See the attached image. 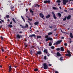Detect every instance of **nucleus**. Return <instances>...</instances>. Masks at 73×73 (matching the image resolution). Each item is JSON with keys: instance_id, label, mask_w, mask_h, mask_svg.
Returning a JSON list of instances; mask_svg holds the SVG:
<instances>
[{"instance_id": "nucleus-4", "label": "nucleus", "mask_w": 73, "mask_h": 73, "mask_svg": "<svg viewBox=\"0 0 73 73\" xmlns=\"http://www.w3.org/2000/svg\"><path fill=\"white\" fill-rule=\"evenodd\" d=\"M68 1V0H63V3L64 5H65L66 4V3Z\"/></svg>"}, {"instance_id": "nucleus-31", "label": "nucleus", "mask_w": 73, "mask_h": 73, "mask_svg": "<svg viewBox=\"0 0 73 73\" xmlns=\"http://www.w3.org/2000/svg\"><path fill=\"white\" fill-rule=\"evenodd\" d=\"M52 8L53 9H56V10L57 9V8L55 7H53Z\"/></svg>"}, {"instance_id": "nucleus-58", "label": "nucleus", "mask_w": 73, "mask_h": 73, "mask_svg": "<svg viewBox=\"0 0 73 73\" xmlns=\"http://www.w3.org/2000/svg\"><path fill=\"white\" fill-rule=\"evenodd\" d=\"M2 67H3L2 66H1V65L0 66V68H2Z\"/></svg>"}, {"instance_id": "nucleus-51", "label": "nucleus", "mask_w": 73, "mask_h": 73, "mask_svg": "<svg viewBox=\"0 0 73 73\" xmlns=\"http://www.w3.org/2000/svg\"><path fill=\"white\" fill-rule=\"evenodd\" d=\"M44 3H45V4H46V1H44Z\"/></svg>"}, {"instance_id": "nucleus-3", "label": "nucleus", "mask_w": 73, "mask_h": 73, "mask_svg": "<svg viewBox=\"0 0 73 73\" xmlns=\"http://www.w3.org/2000/svg\"><path fill=\"white\" fill-rule=\"evenodd\" d=\"M62 41V40L58 41L56 42V45H58V44H60V43H61V42Z\"/></svg>"}, {"instance_id": "nucleus-49", "label": "nucleus", "mask_w": 73, "mask_h": 73, "mask_svg": "<svg viewBox=\"0 0 73 73\" xmlns=\"http://www.w3.org/2000/svg\"><path fill=\"white\" fill-rule=\"evenodd\" d=\"M44 60H46V56H44Z\"/></svg>"}, {"instance_id": "nucleus-54", "label": "nucleus", "mask_w": 73, "mask_h": 73, "mask_svg": "<svg viewBox=\"0 0 73 73\" xmlns=\"http://www.w3.org/2000/svg\"><path fill=\"white\" fill-rule=\"evenodd\" d=\"M37 48L39 50H40V48H39V47H37Z\"/></svg>"}, {"instance_id": "nucleus-60", "label": "nucleus", "mask_w": 73, "mask_h": 73, "mask_svg": "<svg viewBox=\"0 0 73 73\" xmlns=\"http://www.w3.org/2000/svg\"><path fill=\"white\" fill-rule=\"evenodd\" d=\"M15 68H17V66H14Z\"/></svg>"}, {"instance_id": "nucleus-36", "label": "nucleus", "mask_w": 73, "mask_h": 73, "mask_svg": "<svg viewBox=\"0 0 73 73\" xmlns=\"http://www.w3.org/2000/svg\"><path fill=\"white\" fill-rule=\"evenodd\" d=\"M51 49H53L54 48V46H51Z\"/></svg>"}, {"instance_id": "nucleus-46", "label": "nucleus", "mask_w": 73, "mask_h": 73, "mask_svg": "<svg viewBox=\"0 0 73 73\" xmlns=\"http://www.w3.org/2000/svg\"><path fill=\"white\" fill-rule=\"evenodd\" d=\"M48 66H47L46 65V69H48Z\"/></svg>"}, {"instance_id": "nucleus-47", "label": "nucleus", "mask_w": 73, "mask_h": 73, "mask_svg": "<svg viewBox=\"0 0 73 73\" xmlns=\"http://www.w3.org/2000/svg\"><path fill=\"white\" fill-rule=\"evenodd\" d=\"M67 52L68 54L70 53V51L69 50H67Z\"/></svg>"}, {"instance_id": "nucleus-11", "label": "nucleus", "mask_w": 73, "mask_h": 73, "mask_svg": "<svg viewBox=\"0 0 73 73\" xmlns=\"http://www.w3.org/2000/svg\"><path fill=\"white\" fill-rule=\"evenodd\" d=\"M36 36V35L35 34H33L31 35H29V37H35Z\"/></svg>"}, {"instance_id": "nucleus-10", "label": "nucleus", "mask_w": 73, "mask_h": 73, "mask_svg": "<svg viewBox=\"0 0 73 73\" xmlns=\"http://www.w3.org/2000/svg\"><path fill=\"white\" fill-rule=\"evenodd\" d=\"M46 54H47V56L49 57V56H50V54L48 53V51H47V50H46Z\"/></svg>"}, {"instance_id": "nucleus-57", "label": "nucleus", "mask_w": 73, "mask_h": 73, "mask_svg": "<svg viewBox=\"0 0 73 73\" xmlns=\"http://www.w3.org/2000/svg\"><path fill=\"white\" fill-rule=\"evenodd\" d=\"M32 50H31L30 51V53H32Z\"/></svg>"}, {"instance_id": "nucleus-42", "label": "nucleus", "mask_w": 73, "mask_h": 73, "mask_svg": "<svg viewBox=\"0 0 73 73\" xmlns=\"http://www.w3.org/2000/svg\"><path fill=\"white\" fill-rule=\"evenodd\" d=\"M49 28H51V29H52V28H53V26H49Z\"/></svg>"}, {"instance_id": "nucleus-30", "label": "nucleus", "mask_w": 73, "mask_h": 73, "mask_svg": "<svg viewBox=\"0 0 73 73\" xmlns=\"http://www.w3.org/2000/svg\"><path fill=\"white\" fill-rule=\"evenodd\" d=\"M30 12H31V13H33V12H34L32 10V9H31L30 10Z\"/></svg>"}, {"instance_id": "nucleus-33", "label": "nucleus", "mask_w": 73, "mask_h": 73, "mask_svg": "<svg viewBox=\"0 0 73 73\" xmlns=\"http://www.w3.org/2000/svg\"><path fill=\"white\" fill-rule=\"evenodd\" d=\"M38 71V69L37 68H36L34 69V71H35V72H37V71Z\"/></svg>"}, {"instance_id": "nucleus-32", "label": "nucleus", "mask_w": 73, "mask_h": 73, "mask_svg": "<svg viewBox=\"0 0 73 73\" xmlns=\"http://www.w3.org/2000/svg\"><path fill=\"white\" fill-rule=\"evenodd\" d=\"M28 23H29V25H32V23L30 22L29 21H28Z\"/></svg>"}, {"instance_id": "nucleus-37", "label": "nucleus", "mask_w": 73, "mask_h": 73, "mask_svg": "<svg viewBox=\"0 0 73 73\" xmlns=\"http://www.w3.org/2000/svg\"><path fill=\"white\" fill-rule=\"evenodd\" d=\"M24 44H25V47H26V48L27 47V44H27V43H25Z\"/></svg>"}, {"instance_id": "nucleus-21", "label": "nucleus", "mask_w": 73, "mask_h": 73, "mask_svg": "<svg viewBox=\"0 0 73 73\" xmlns=\"http://www.w3.org/2000/svg\"><path fill=\"white\" fill-rule=\"evenodd\" d=\"M65 55L66 56H71V54H70L69 53L68 54H66Z\"/></svg>"}, {"instance_id": "nucleus-55", "label": "nucleus", "mask_w": 73, "mask_h": 73, "mask_svg": "<svg viewBox=\"0 0 73 73\" xmlns=\"http://www.w3.org/2000/svg\"><path fill=\"white\" fill-rule=\"evenodd\" d=\"M24 21V22H25V19H23Z\"/></svg>"}, {"instance_id": "nucleus-34", "label": "nucleus", "mask_w": 73, "mask_h": 73, "mask_svg": "<svg viewBox=\"0 0 73 73\" xmlns=\"http://www.w3.org/2000/svg\"><path fill=\"white\" fill-rule=\"evenodd\" d=\"M56 2L57 3H61V1H60V0H57L56 1Z\"/></svg>"}, {"instance_id": "nucleus-59", "label": "nucleus", "mask_w": 73, "mask_h": 73, "mask_svg": "<svg viewBox=\"0 0 73 73\" xmlns=\"http://www.w3.org/2000/svg\"><path fill=\"white\" fill-rule=\"evenodd\" d=\"M21 17H22V19H23H23H24V17H22V16H21Z\"/></svg>"}, {"instance_id": "nucleus-45", "label": "nucleus", "mask_w": 73, "mask_h": 73, "mask_svg": "<svg viewBox=\"0 0 73 73\" xmlns=\"http://www.w3.org/2000/svg\"><path fill=\"white\" fill-rule=\"evenodd\" d=\"M44 53H46V49H45L44 50Z\"/></svg>"}, {"instance_id": "nucleus-28", "label": "nucleus", "mask_w": 73, "mask_h": 73, "mask_svg": "<svg viewBox=\"0 0 73 73\" xmlns=\"http://www.w3.org/2000/svg\"><path fill=\"white\" fill-rule=\"evenodd\" d=\"M11 9H12V11H14V10H15L13 9V8H14V6L12 7H11Z\"/></svg>"}, {"instance_id": "nucleus-29", "label": "nucleus", "mask_w": 73, "mask_h": 73, "mask_svg": "<svg viewBox=\"0 0 73 73\" xmlns=\"http://www.w3.org/2000/svg\"><path fill=\"white\" fill-rule=\"evenodd\" d=\"M6 18H7V19H8V18L9 17V15H6Z\"/></svg>"}, {"instance_id": "nucleus-1", "label": "nucleus", "mask_w": 73, "mask_h": 73, "mask_svg": "<svg viewBox=\"0 0 73 73\" xmlns=\"http://www.w3.org/2000/svg\"><path fill=\"white\" fill-rule=\"evenodd\" d=\"M46 41H49V40H51V41H53V39H52V38L50 37H48V35L46 36Z\"/></svg>"}, {"instance_id": "nucleus-25", "label": "nucleus", "mask_w": 73, "mask_h": 73, "mask_svg": "<svg viewBox=\"0 0 73 73\" xmlns=\"http://www.w3.org/2000/svg\"><path fill=\"white\" fill-rule=\"evenodd\" d=\"M52 32L48 33V35H52Z\"/></svg>"}, {"instance_id": "nucleus-40", "label": "nucleus", "mask_w": 73, "mask_h": 73, "mask_svg": "<svg viewBox=\"0 0 73 73\" xmlns=\"http://www.w3.org/2000/svg\"><path fill=\"white\" fill-rule=\"evenodd\" d=\"M60 48H56V50H60Z\"/></svg>"}, {"instance_id": "nucleus-50", "label": "nucleus", "mask_w": 73, "mask_h": 73, "mask_svg": "<svg viewBox=\"0 0 73 73\" xmlns=\"http://www.w3.org/2000/svg\"><path fill=\"white\" fill-rule=\"evenodd\" d=\"M21 27H22V28H25V27L24 26H22Z\"/></svg>"}, {"instance_id": "nucleus-61", "label": "nucleus", "mask_w": 73, "mask_h": 73, "mask_svg": "<svg viewBox=\"0 0 73 73\" xmlns=\"http://www.w3.org/2000/svg\"><path fill=\"white\" fill-rule=\"evenodd\" d=\"M49 66H51L52 65V64H49L48 65Z\"/></svg>"}, {"instance_id": "nucleus-7", "label": "nucleus", "mask_w": 73, "mask_h": 73, "mask_svg": "<svg viewBox=\"0 0 73 73\" xmlns=\"http://www.w3.org/2000/svg\"><path fill=\"white\" fill-rule=\"evenodd\" d=\"M40 16L41 17V18H44V14H42V13H40L39 14Z\"/></svg>"}, {"instance_id": "nucleus-22", "label": "nucleus", "mask_w": 73, "mask_h": 73, "mask_svg": "<svg viewBox=\"0 0 73 73\" xmlns=\"http://www.w3.org/2000/svg\"><path fill=\"white\" fill-rule=\"evenodd\" d=\"M36 38H41V36H36Z\"/></svg>"}, {"instance_id": "nucleus-20", "label": "nucleus", "mask_w": 73, "mask_h": 73, "mask_svg": "<svg viewBox=\"0 0 73 73\" xmlns=\"http://www.w3.org/2000/svg\"><path fill=\"white\" fill-rule=\"evenodd\" d=\"M25 28H26L28 29V25L27 24H26V25L25 26Z\"/></svg>"}, {"instance_id": "nucleus-62", "label": "nucleus", "mask_w": 73, "mask_h": 73, "mask_svg": "<svg viewBox=\"0 0 73 73\" xmlns=\"http://www.w3.org/2000/svg\"><path fill=\"white\" fill-rule=\"evenodd\" d=\"M64 11H65V12H67V11L66 10H65Z\"/></svg>"}, {"instance_id": "nucleus-27", "label": "nucleus", "mask_w": 73, "mask_h": 73, "mask_svg": "<svg viewBox=\"0 0 73 73\" xmlns=\"http://www.w3.org/2000/svg\"><path fill=\"white\" fill-rule=\"evenodd\" d=\"M70 15H69L67 17V19L69 20V19H70Z\"/></svg>"}, {"instance_id": "nucleus-12", "label": "nucleus", "mask_w": 73, "mask_h": 73, "mask_svg": "<svg viewBox=\"0 0 73 73\" xmlns=\"http://www.w3.org/2000/svg\"><path fill=\"white\" fill-rule=\"evenodd\" d=\"M57 56H61V54L59 52H58L56 54Z\"/></svg>"}, {"instance_id": "nucleus-15", "label": "nucleus", "mask_w": 73, "mask_h": 73, "mask_svg": "<svg viewBox=\"0 0 73 73\" xmlns=\"http://www.w3.org/2000/svg\"><path fill=\"white\" fill-rule=\"evenodd\" d=\"M70 36L71 38H73V35H72V33H70Z\"/></svg>"}, {"instance_id": "nucleus-19", "label": "nucleus", "mask_w": 73, "mask_h": 73, "mask_svg": "<svg viewBox=\"0 0 73 73\" xmlns=\"http://www.w3.org/2000/svg\"><path fill=\"white\" fill-rule=\"evenodd\" d=\"M50 17V15H48L46 16V19H48V18H49Z\"/></svg>"}, {"instance_id": "nucleus-9", "label": "nucleus", "mask_w": 73, "mask_h": 73, "mask_svg": "<svg viewBox=\"0 0 73 73\" xmlns=\"http://www.w3.org/2000/svg\"><path fill=\"white\" fill-rule=\"evenodd\" d=\"M52 14L53 15V17L55 19H56V16L55 15V14H54V13L53 12H52Z\"/></svg>"}, {"instance_id": "nucleus-38", "label": "nucleus", "mask_w": 73, "mask_h": 73, "mask_svg": "<svg viewBox=\"0 0 73 73\" xmlns=\"http://www.w3.org/2000/svg\"><path fill=\"white\" fill-rule=\"evenodd\" d=\"M1 50H2V52H4V49H3V48H2L1 49Z\"/></svg>"}, {"instance_id": "nucleus-26", "label": "nucleus", "mask_w": 73, "mask_h": 73, "mask_svg": "<svg viewBox=\"0 0 73 73\" xmlns=\"http://www.w3.org/2000/svg\"><path fill=\"white\" fill-rule=\"evenodd\" d=\"M52 43L51 42H50L49 44V46H52Z\"/></svg>"}, {"instance_id": "nucleus-24", "label": "nucleus", "mask_w": 73, "mask_h": 73, "mask_svg": "<svg viewBox=\"0 0 73 73\" xmlns=\"http://www.w3.org/2000/svg\"><path fill=\"white\" fill-rule=\"evenodd\" d=\"M58 16L59 17H61V13H58Z\"/></svg>"}, {"instance_id": "nucleus-52", "label": "nucleus", "mask_w": 73, "mask_h": 73, "mask_svg": "<svg viewBox=\"0 0 73 73\" xmlns=\"http://www.w3.org/2000/svg\"><path fill=\"white\" fill-rule=\"evenodd\" d=\"M19 33H23V32H22V31H20L19 32Z\"/></svg>"}, {"instance_id": "nucleus-63", "label": "nucleus", "mask_w": 73, "mask_h": 73, "mask_svg": "<svg viewBox=\"0 0 73 73\" xmlns=\"http://www.w3.org/2000/svg\"><path fill=\"white\" fill-rule=\"evenodd\" d=\"M9 21H10V20H9V19H8L7 20V21L9 22Z\"/></svg>"}, {"instance_id": "nucleus-6", "label": "nucleus", "mask_w": 73, "mask_h": 73, "mask_svg": "<svg viewBox=\"0 0 73 73\" xmlns=\"http://www.w3.org/2000/svg\"><path fill=\"white\" fill-rule=\"evenodd\" d=\"M42 67H43L42 68H44V69H46V63H43Z\"/></svg>"}, {"instance_id": "nucleus-56", "label": "nucleus", "mask_w": 73, "mask_h": 73, "mask_svg": "<svg viewBox=\"0 0 73 73\" xmlns=\"http://www.w3.org/2000/svg\"><path fill=\"white\" fill-rule=\"evenodd\" d=\"M24 21V22H25V19H23Z\"/></svg>"}, {"instance_id": "nucleus-14", "label": "nucleus", "mask_w": 73, "mask_h": 73, "mask_svg": "<svg viewBox=\"0 0 73 73\" xmlns=\"http://www.w3.org/2000/svg\"><path fill=\"white\" fill-rule=\"evenodd\" d=\"M39 23L38 22H36L34 23V24L35 25H38V24Z\"/></svg>"}, {"instance_id": "nucleus-39", "label": "nucleus", "mask_w": 73, "mask_h": 73, "mask_svg": "<svg viewBox=\"0 0 73 73\" xmlns=\"http://www.w3.org/2000/svg\"><path fill=\"white\" fill-rule=\"evenodd\" d=\"M60 61L62 60V57H61L60 58Z\"/></svg>"}, {"instance_id": "nucleus-43", "label": "nucleus", "mask_w": 73, "mask_h": 73, "mask_svg": "<svg viewBox=\"0 0 73 73\" xmlns=\"http://www.w3.org/2000/svg\"><path fill=\"white\" fill-rule=\"evenodd\" d=\"M61 31L63 33H65L62 31V30H61Z\"/></svg>"}, {"instance_id": "nucleus-18", "label": "nucleus", "mask_w": 73, "mask_h": 73, "mask_svg": "<svg viewBox=\"0 0 73 73\" xmlns=\"http://www.w3.org/2000/svg\"><path fill=\"white\" fill-rule=\"evenodd\" d=\"M12 20H13V22H14V23H15V24H16V21H15V19L14 18H13L12 19Z\"/></svg>"}, {"instance_id": "nucleus-17", "label": "nucleus", "mask_w": 73, "mask_h": 73, "mask_svg": "<svg viewBox=\"0 0 73 73\" xmlns=\"http://www.w3.org/2000/svg\"><path fill=\"white\" fill-rule=\"evenodd\" d=\"M60 49H61V51H62V52H64V48L63 47H61L60 48Z\"/></svg>"}, {"instance_id": "nucleus-23", "label": "nucleus", "mask_w": 73, "mask_h": 73, "mask_svg": "<svg viewBox=\"0 0 73 73\" xmlns=\"http://www.w3.org/2000/svg\"><path fill=\"white\" fill-rule=\"evenodd\" d=\"M50 0H49L46 1V3H50Z\"/></svg>"}, {"instance_id": "nucleus-5", "label": "nucleus", "mask_w": 73, "mask_h": 73, "mask_svg": "<svg viewBox=\"0 0 73 73\" xmlns=\"http://www.w3.org/2000/svg\"><path fill=\"white\" fill-rule=\"evenodd\" d=\"M12 24V21H11L10 23V24L8 26L9 27H10V28H12L13 27V26L11 25Z\"/></svg>"}, {"instance_id": "nucleus-64", "label": "nucleus", "mask_w": 73, "mask_h": 73, "mask_svg": "<svg viewBox=\"0 0 73 73\" xmlns=\"http://www.w3.org/2000/svg\"><path fill=\"white\" fill-rule=\"evenodd\" d=\"M26 12H27V11H28V9H26Z\"/></svg>"}, {"instance_id": "nucleus-35", "label": "nucleus", "mask_w": 73, "mask_h": 73, "mask_svg": "<svg viewBox=\"0 0 73 73\" xmlns=\"http://www.w3.org/2000/svg\"><path fill=\"white\" fill-rule=\"evenodd\" d=\"M66 20V17L65 18H64L63 19V21H65V20Z\"/></svg>"}, {"instance_id": "nucleus-8", "label": "nucleus", "mask_w": 73, "mask_h": 73, "mask_svg": "<svg viewBox=\"0 0 73 73\" xmlns=\"http://www.w3.org/2000/svg\"><path fill=\"white\" fill-rule=\"evenodd\" d=\"M12 69V66L10 65L9 66V72H10L11 71V70Z\"/></svg>"}, {"instance_id": "nucleus-16", "label": "nucleus", "mask_w": 73, "mask_h": 73, "mask_svg": "<svg viewBox=\"0 0 73 73\" xmlns=\"http://www.w3.org/2000/svg\"><path fill=\"white\" fill-rule=\"evenodd\" d=\"M42 53H41V52L40 51H38L37 52V54H42Z\"/></svg>"}, {"instance_id": "nucleus-13", "label": "nucleus", "mask_w": 73, "mask_h": 73, "mask_svg": "<svg viewBox=\"0 0 73 73\" xmlns=\"http://www.w3.org/2000/svg\"><path fill=\"white\" fill-rule=\"evenodd\" d=\"M26 17H27V18H28V20L29 21H32V19H30V18L29 17H28V16H26Z\"/></svg>"}, {"instance_id": "nucleus-41", "label": "nucleus", "mask_w": 73, "mask_h": 73, "mask_svg": "<svg viewBox=\"0 0 73 73\" xmlns=\"http://www.w3.org/2000/svg\"><path fill=\"white\" fill-rule=\"evenodd\" d=\"M1 38L2 40H3V37L2 36H1Z\"/></svg>"}, {"instance_id": "nucleus-44", "label": "nucleus", "mask_w": 73, "mask_h": 73, "mask_svg": "<svg viewBox=\"0 0 73 73\" xmlns=\"http://www.w3.org/2000/svg\"><path fill=\"white\" fill-rule=\"evenodd\" d=\"M64 45L65 46H67V43H65L64 44Z\"/></svg>"}, {"instance_id": "nucleus-53", "label": "nucleus", "mask_w": 73, "mask_h": 73, "mask_svg": "<svg viewBox=\"0 0 73 73\" xmlns=\"http://www.w3.org/2000/svg\"><path fill=\"white\" fill-rule=\"evenodd\" d=\"M1 21L2 22V23H3V22H4V20H1Z\"/></svg>"}, {"instance_id": "nucleus-48", "label": "nucleus", "mask_w": 73, "mask_h": 73, "mask_svg": "<svg viewBox=\"0 0 73 73\" xmlns=\"http://www.w3.org/2000/svg\"><path fill=\"white\" fill-rule=\"evenodd\" d=\"M55 73H58V72H57V71H56L55 72Z\"/></svg>"}, {"instance_id": "nucleus-2", "label": "nucleus", "mask_w": 73, "mask_h": 73, "mask_svg": "<svg viewBox=\"0 0 73 73\" xmlns=\"http://www.w3.org/2000/svg\"><path fill=\"white\" fill-rule=\"evenodd\" d=\"M16 37L18 38H22L23 36L21 35H19V34H17L16 35Z\"/></svg>"}]
</instances>
